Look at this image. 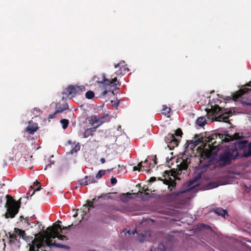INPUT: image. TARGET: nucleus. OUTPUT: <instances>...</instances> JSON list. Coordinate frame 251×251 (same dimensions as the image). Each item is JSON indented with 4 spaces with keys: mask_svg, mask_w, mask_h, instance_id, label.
<instances>
[{
    "mask_svg": "<svg viewBox=\"0 0 251 251\" xmlns=\"http://www.w3.org/2000/svg\"><path fill=\"white\" fill-rule=\"evenodd\" d=\"M76 95L80 94L82 92L85 91V88L83 86H75Z\"/></svg>",
    "mask_w": 251,
    "mask_h": 251,
    "instance_id": "nucleus-21",
    "label": "nucleus"
},
{
    "mask_svg": "<svg viewBox=\"0 0 251 251\" xmlns=\"http://www.w3.org/2000/svg\"><path fill=\"white\" fill-rule=\"evenodd\" d=\"M163 246L162 245H159V247L160 248H161V247H163Z\"/></svg>",
    "mask_w": 251,
    "mask_h": 251,
    "instance_id": "nucleus-39",
    "label": "nucleus"
},
{
    "mask_svg": "<svg viewBox=\"0 0 251 251\" xmlns=\"http://www.w3.org/2000/svg\"><path fill=\"white\" fill-rule=\"evenodd\" d=\"M230 114L231 113L229 111L224 112V110L218 106L212 107L211 109L207 111L208 118L213 119L215 118L216 120L218 121L228 119Z\"/></svg>",
    "mask_w": 251,
    "mask_h": 251,
    "instance_id": "nucleus-3",
    "label": "nucleus"
},
{
    "mask_svg": "<svg viewBox=\"0 0 251 251\" xmlns=\"http://www.w3.org/2000/svg\"><path fill=\"white\" fill-rule=\"evenodd\" d=\"M35 110L36 111H38H38H39L38 110V109H35Z\"/></svg>",
    "mask_w": 251,
    "mask_h": 251,
    "instance_id": "nucleus-42",
    "label": "nucleus"
},
{
    "mask_svg": "<svg viewBox=\"0 0 251 251\" xmlns=\"http://www.w3.org/2000/svg\"><path fill=\"white\" fill-rule=\"evenodd\" d=\"M70 226L62 228L59 224H53L52 226L48 227L47 230L35 235L31 244H29V251H50L48 250V248L51 246L65 248L66 246L55 242L52 243L51 239L57 238L61 240H66V236L60 234L58 229H67Z\"/></svg>",
    "mask_w": 251,
    "mask_h": 251,
    "instance_id": "nucleus-2",
    "label": "nucleus"
},
{
    "mask_svg": "<svg viewBox=\"0 0 251 251\" xmlns=\"http://www.w3.org/2000/svg\"><path fill=\"white\" fill-rule=\"evenodd\" d=\"M61 124L62 125V127L63 129H65L68 126L69 121L66 119H62L60 121Z\"/></svg>",
    "mask_w": 251,
    "mask_h": 251,
    "instance_id": "nucleus-26",
    "label": "nucleus"
},
{
    "mask_svg": "<svg viewBox=\"0 0 251 251\" xmlns=\"http://www.w3.org/2000/svg\"><path fill=\"white\" fill-rule=\"evenodd\" d=\"M176 136H181V135L182 134L181 130L180 129L176 130Z\"/></svg>",
    "mask_w": 251,
    "mask_h": 251,
    "instance_id": "nucleus-31",
    "label": "nucleus"
},
{
    "mask_svg": "<svg viewBox=\"0 0 251 251\" xmlns=\"http://www.w3.org/2000/svg\"><path fill=\"white\" fill-rule=\"evenodd\" d=\"M78 182L80 186H86L88 185L85 177L83 179L79 180Z\"/></svg>",
    "mask_w": 251,
    "mask_h": 251,
    "instance_id": "nucleus-24",
    "label": "nucleus"
},
{
    "mask_svg": "<svg viewBox=\"0 0 251 251\" xmlns=\"http://www.w3.org/2000/svg\"><path fill=\"white\" fill-rule=\"evenodd\" d=\"M196 181V180H191L190 181L188 184L189 188H187L186 190L181 191L179 193H177L176 195H178L180 193H183L186 192L192 191L193 190L196 189L198 187H199V185L197 183L194 184Z\"/></svg>",
    "mask_w": 251,
    "mask_h": 251,
    "instance_id": "nucleus-10",
    "label": "nucleus"
},
{
    "mask_svg": "<svg viewBox=\"0 0 251 251\" xmlns=\"http://www.w3.org/2000/svg\"><path fill=\"white\" fill-rule=\"evenodd\" d=\"M118 105V103H117L116 105V106H117Z\"/></svg>",
    "mask_w": 251,
    "mask_h": 251,
    "instance_id": "nucleus-44",
    "label": "nucleus"
},
{
    "mask_svg": "<svg viewBox=\"0 0 251 251\" xmlns=\"http://www.w3.org/2000/svg\"><path fill=\"white\" fill-rule=\"evenodd\" d=\"M163 113L165 115H167L169 114L171 111V108L167 107H165L163 106V108L162 109Z\"/></svg>",
    "mask_w": 251,
    "mask_h": 251,
    "instance_id": "nucleus-28",
    "label": "nucleus"
},
{
    "mask_svg": "<svg viewBox=\"0 0 251 251\" xmlns=\"http://www.w3.org/2000/svg\"><path fill=\"white\" fill-rule=\"evenodd\" d=\"M216 213H217L219 215H221L224 217H225L226 215H227V212L226 210H223L221 208H217L215 210Z\"/></svg>",
    "mask_w": 251,
    "mask_h": 251,
    "instance_id": "nucleus-18",
    "label": "nucleus"
},
{
    "mask_svg": "<svg viewBox=\"0 0 251 251\" xmlns=\"http://www.w3.org/2000/svg\"><path fill=\"white\" fill-rule=\"evenodd\" d=\"M80 148L79 144L78 143H75V147L73 148L72 150L70 151V153L71 154H73L75 152H77V151H79Z\"/></svg>",
    "mask_w": 251,
    "mask_h": 251,
    "instance_id": "nucleus-20",
    "label": "nucleus"
},
{
    "mask_svg": "<svg viewBox=\"0 0 251 251\" xmlns=\"http://www.w3.org/2000/svg\"><path fill=\"white\" fill-rule=\"evenodd\" d=\"M238 139L237 137H233L232 136H230L229 135H226L225 136V139H223L225 142H227L231 140H233L234 139Z\"/></svg>",
    "mask_w": 251,
    "mask_h": 251,
    "instance_id": "nucleus-23",
    "label": "nucleus"
},
{
    "mask_svg": "<svg viewBox=\"0 0 251 251\" xmlns=\"http://www.w3.org/2000/svg\"><path fill=\"white\" fill-rule=\"evenodd\" d=\"M127 232L129 234H134L135 233H138V232L137 231L136 229H135L134 230H128L127 231Z\"/></svg>",
    "mask_w": 251,
    "mask_h": 251,
    "instance_id": "nucleus-34",
    "label": "nucleus"
},
{
    "mask_svg": "<svg viewBox=\"0 0 251 251\" xmlns=\"http://www.w3.org/2000/svg\"><path fill=\"white\" fill-rule=\"evenodd\" d=\"M51 167V165L50 164H48L46 166V168H45V170H47L48 168H49V167Z\"/></svg>",
    "mask_w": 251,
    "mask_h": 251,
    "instance_id": "nucleus-37",
    "label": "nucleus"
},
{
    "mask_svg": "<svg viewBox=\"0 0 251 251\" xmlns=\"http://www.w3.org/2000/svg\"><path fill=\"white\" fill-rule=\"evenodd\" d=\"M107 93H108V91H104L103 92V93H103V95H106Z\"/></svg>",
    "mask_w": 251,
    "mask_h": 251,
    "instance_id": "nucleus-38",
    "label": "nucleus"
},
{
    "mask_svg": "<svg viewBox=\"0 0 251 251\" xmlns=\"http://www.w3.org/2000/svg\"><path fill=\"white\" fill-rule=\"evenodd\" d=\"M126 195H129V196H130V194H128V193H127V194H126Z\"/></svg>",
    "mask_w": 251,
    "mask_h": 251,
    "instance_id": "nucleus-43",
    "label": "nucleus"
},
{
    "mask_svg": "<svg viewBox=\"0 0 251 251\" xmlns=\"http://www.w3.org/2000/svg\"><path fill=\"white\" fill-rule=\"evenodd\" d=\"M77 214H75L74 217H75L77 216Z\"/></svg>",
    "mask_w": 251,
    "mask_h": 251,
    "instance_id": "nucleus-41",
    "label": "nucleus"
},
{
    "mask_svg": "<svg viewBox=\"0 0 251 251\" xmlns=\"http://www.w3.org/2000/svg\"><path fill=\"white\" fill-rule=\"evenodd\" d=\"M38 128L37 125L34 124L32 126L29 125L26 128V131L30 134H33Z\"/></svg>",
    "mask_w": 251,
    "mask_h": 251,
    "instance_id": "nucleus-13",
    "label": "nucleus"
},
{
    "mask_svg": "<svg viewBox=\"0 0 251 251\" xmlns=\"http://www.w3.org/2000/svg\"><path fill=\"white\" fill-rule=\"evenodd\" d=\"M196 124L200 126H203L206 124V119L204 117L198 118L196 121Z\"/></svg>",
    "mask_w": 251,
    "mask_h": 251,
    "instance_id": "nucleus-16",
    "label": "nucleus"
},
{
    "mask_svg": "<svg viewBox=\"0 0 251 251\" xmlns=\"http://www.w3.org/2000/svg\"><path fill=\"white\" fill-rule=\"evenodd\" d=\"M111 183L112 184H115L117 183V179L115 177H112L111 178Z\"/></svg>",
    "mask_w": 251,
    "mask_h": 251,
    "instance_id": "nucleus-32",
    "label": "nucleus"
},
{
    "mask_svg": "<svg viewBox=\"0 0 251 251\" xmlns=\"http://www.w3.org/2000/svg\"><path fill=\"white\" fill-rule=\"evenodd\" d=\"M105 173L106 170H100L96 176V178L97 179L100 178L103 176H104L105 174Z\"/></svg>",
    "mask_w": 251,
    "mask_h": 251,
    "instance_id": "nucleus-22",
    "label": "nucleus"
},
{
    "mask_svg": "<svg viewBox=\"0 0 251 251\" xmlns=\"http://www.w3.org/2000/svg\"><path fill=\"white\" fill-rule=\"evenodd\" d=\"M60 111H59V110H56V111L55 112V113H54L53 115H50L49 116L50 118V119H52V118H53L54 117V116H55V115L56 114H57V113H58V112H60Z\"/></svg>",
    "mask_w": 251,
    "mask_h": 251,
    "instance_id": "nucleus-33",
    "label": "nucleus"
},
{
    "mask_svg": "<svg viewBox=\"0 0 251 251\" xmlns=\"http://www.w3.org/2000/svg\"><path fill=\"white\" fill-rule=\"evenodd\" d=\"M248 104L249 105H251V103H249Z\"/></svg>",
    "mask_w": 251,
    "mask_h": 251,
    "instance_id": "nucleus-45",
    "label": "nucleus"
},
{
    "mask_svg": "<svg viewBox=\"0 0 251 251\" xmlns=\"http://www.w3.org/2000/svg\"><path fill=\"white\" fill-rule=\"evenodd\" d=\"M248 89L246 88H245L240 91L239 92V94H238V97H241L242 95H244L245 93L247 92Z\"/></svg>",
    "mask_w": 251,
    "mask_h": 251,
    "instance_id": "nucleus-29",
    "label": "nucleus"
},
{
    "mask_svg": "<svg viewBox=\"0 0 251 251\" xmlns=\"http://www.w3.org/2000/svg\"><path fill=\"white\" fill-rule=\"evenodd\" d=\"M71 143V141H68V144H70Z\"/></svg>",
    "mask_w": 251,
    "mask_h": 251,
    "instance_id": "nucleus-40",
    "label": "nucleus"
},
{
    "mask_svg": "<svg viewBox=\"0 0 251 251\" xmlns=\"http://www.w3.org/2000/svg\"><path fill=\"white\" fill-rule=\"evenodd\" d=\"M155 180H156V177H151L150 179V182H154Z\"/></svg>",
    "mask_w": 251,
    "mask_h": 251,
    "instance_id": "nucleus-35",
    "label": "nucleus"
},
{
    "mask_svg": "<svg viewBox=\"0 0 251 251\" xmlns=\"http://www.w3.org/2000/svg\"><path fill=\"white\" fill-rule=\"evenodd\" d=\"M34 184L37 185V188L35 189V190L33 191V193H32L31 196H32L35 193V191H39L41 190V186L40 183L37 181V180H36V181L34 182Z\"/></svg>",
    "mask_w": 251,
    "mask_h": 251,
    "instance_id": "nucleus-27",
    "label": "nucleus"
},
{
    "mask_svg": "<svg viewBox=\"0 0 251 251\" xmlns=\"http://www.w3.org/2000/svg\"><path fill=\"white\" fill-rule=\"evenodd\" d=\"M85 178L87 179L88 185L97 182L96 177L94 176H85Z\"/></svg>",
    "mask_w": 251,
    "mask_h": 251,
    "instance_id": "nucleus-17",
    "label": "nucleus"
},
{
    "mask_svg": "<svg viewBox=\"0 0 251 251\" xmlns=\"http://www.w3.org/2000/svg\"><path fill=\"white\" fill-rule=\"evenodd\" d=\"M90 123L93 125L94 124H96V127H98L102 124L105 122V117H99L97 116H92L90 118Z\"/></svg>",
    "mask_w": 251,
    "mask_h": 251,
    "instance_id": "nucleus-7",
    "label": "nucleus"
},
{
    "mask_svg": "<svg viewBox=\"0 0 251 251\" xmlns=\"http://www.w3.org/2000/svg\"><path fill=\"white\" fill-rule=\"evenodd\" d=\"M251 155V143H250L247 149L244 150V156L247 157Z\"/></svg>",
    "mask_w": 251,
    "mask_h": 251,
    "instance_id": "nucleus-19",
    "label": "nucleus"
},
{
    "mask_svg": "<svg viewBox=\"0 0 251 251\" xmlns=\"http://www.w3.org/2000/svg\"><path fill=\"white\" fill-rule=\"evenodd\" d=\"M95 131V129L94 128H90L86 129L83 134V138H86L89 136H92L93 133Z\"/></svg>",
    "mask_w": 251,
    "mask_h": 251,
    "instance_id": "nucleus-15",
    "label": "nucleus"
},
{
    "mask_svg": "<svg viewBox=\"0 0 251 251\" xmlns=\"http://www.w3.org/2000/svg\"><path fill=\"white\" fill-rule=\"evenodd\" d=\"M169 137L171 138V141L170 142V144L168 145V147L170 150H172L175 147L178 145V141L176 139L174 134H170Z\"/></svg>",
    "mask_w": 251,
    "mask_h": 251,
    "instance_id": "nucleus-11",
    "label": "nucleus"
},
{
    "mask_svg": "<svg viewBox=\"0 0 251 251\" xmlns=\"http://www.w3.org/2000/svg\"><path fill=\"white\" fill-rule=\"evenodd\" d=\"M96 201V198H94L93 199V201L91 202V203L86 204L83 205V212L84 213L83 216H84V215L85 214H86V213L87 212H89L90 208L93 207V203Z\"/></svg>",
    "mask_w": 251,
    "mask_h": 251,
    "instance_id": "nucleus-12",
    "label": "nucleus"
},
{
    "mask_svg": "<svg viewBox=\"0 0 251 251\" xmlns=\"http://www.w3.org/2000/svg\"><path fill=\"white\" fill-rule=\"evenodd\" d=\"M67 92L71 97H74L76 95L75 86H70L67 89Z\"/></svg>",
    "mask_w": 251,
    "mask_h": 251,
    "instance_id": "nucleus-14",
    "label": "nucleus"
},
{
    "mask_svg": "<svg viewBox=\"0 0 251 251\" xmlns=\"http://www.w3.org/2000/svg\"><path fill=\"white\" fill-rule=\"evenodd\" d=\"M97 82L99 83H102L105 85H109L111 86H115L117 85V78L115 77L113 78L111 81L108 79L104 78V76H103V78L101 80H98Z\"/></svg>",
    "mask_w": 251,
    "mask_h": 251,
    "instance_id": "nucleus-9",
    "label": "nucleus"
},
{
    "mask_svg": "<svg viewBox=\"0 0 251 251\" xmlns=\"http://www.w3.org/2000/svg\"><path fill=\"white\" fill-rule=\"evenodd\" d=\"M115 68L116 69L119 68V69L115 72L117 75H123L125 74L126 71H128V69L125 66V62L124 61H121L120 63L115 65Z\"/></svg>",
    "mask_w": 251,
    "mask_h": 251,
    "instance_id": "nucleus-6",
    "label": "nucleus"
},
{
    "mask_svg": "<svg viewBox=\"0 0 251 251\" xmlns=\"http://www.w3.org/2000/svg\"><path fill=\"white\" fill-rule=\"evenodd\" d=\"M85 96L87 99H91L94 97V93L92 91H88L86 93Z\"/></svg>",
    "mask_w": 251,
    "mask_h": 251,
    "instance_id": "nucleus-25",
    "label": "nucleus"
},
{
    "mask_svg": "<svg viewBox=\"0 0 251 251\" xmlns=\"http://www.w3.org/2000/svg\"><path fill=\"white\" fill-rule=\"evenodd\" d=\"M100 161L101 162V163L102 164H103V163H105V159H104V158H100Z\"/></svg>",
    "mask_w": 251,
    "mask_h": 251,
    "instance_id": "nucleus-36",
    "label": "nucleus"
},
{
    "mask_svg": "<svg viewBox=\"0 0 251 251\" xmlns=\"http://www.w3.org/2000/svg\"><path fill=\"white\" fill-rule=\"evenodd\" d=\"M166 184L168 185V188L170 191L172 190V188L176 185L174 182H171L170 183H166Z\"/></svg>",
    "mask_w": 251,
    "mask_h": 251,
    "instance_id": "nucleus-30",
    "label": "nucleus"
},
{
    "mask_svg": "<svg viewBox=\"0 0 251 251\" xmlns=\"http://www.w3.org/2000/svg\"><path fill=\"white\" fill-rule=\"evenodd\" d=\"M6 198L7 199L6 202L7 211L5 216L7 218H12L18 213L20 207V203L15 201L12 197L8 195H6Z\"/></svg>",
    "mask_w": 251,
    "mask_h": 251,
    "instance_id": "nucleus-4",
    "label": "nucleus"
},
{
    "mask_svg": "<svg viewBox=\"0 0 251 251\" xmlns=\"http://www.w3.org/2000/svg\"><path fill=\"white\" fill-rule=\"evenodd\" d=\"M18 237L22 238L25 241H29V237L26 235L25 231L18 228H15L14 233L9 235V243L12 246H17L20 247V242L18 241Z\"/></svg>",
    "mask_w": 251,
    "mask_h": 251,
    "instance_id": "nucleus-5",
    "label": "nucleus"
},
{
    "mask_svg": "<svg viewBox=\"0 0 251 251\" xmlns=\"http://www.w3.org/2000/svg\"><path fill=\"white\" fill-rule=\"evenodd\" d=\"M211 142L209 138L203 137L202 135H196L193 140L189 141L187 144H185V153L183 154L181 158L182 161L179 165V169L185 170L187 168L188 165L191 161L190 158L188 157L186 154L189 150H192L200 143H202L204 148L206 147L207 146L206 143ZM217 151L218 150L216 148L208 144L207 148L203 149L201 152L200 165L201 167H206L217 162H219V165L221 166L226 165L230 163L232 157L229 151H226L220 154L218 159L216 158Z\"/></svg>",
    "mask_w": 251,
    "mask_h": 251,
    "instance_id": "nucleus-1",
    "label": "nucleus"
},
{
    "mask_svg": "<svg viewBox=\"0 0 251 251\" xmlns=\"http://www.w3.org/2000/svg\"><path fill=\"white\" fill-rule=\"evenodd\" d=\"M147 164V160L146 159L143 162H141L139 163L137 166H134L133 168V171H138L139 172H149V170L147 168L146 166Z\"/></svg>",
    "mask_w": 251,
    "mask_h": 251,
    "instance_id": "nucleus-8",
    "label": "nucleus"
}]
</instances>
